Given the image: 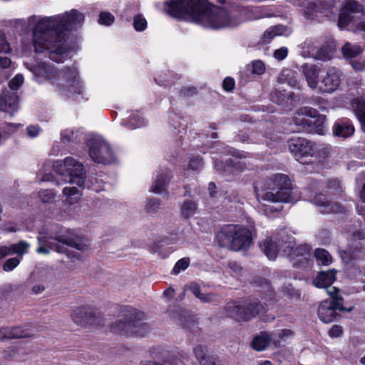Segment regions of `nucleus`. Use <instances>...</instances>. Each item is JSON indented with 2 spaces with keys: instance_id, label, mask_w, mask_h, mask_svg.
<instances>
[{
  "instance_id": "nucleus-1",
  "label": "nucleus",
  "mask_w": 365,
  "mask_h": 365,
  "mask_svg": "<svg viewBox=\"0 0 365 365\" xmlns=\"http://www.w3.org/2000/svg\"><path fill=\"white\" fill-rule=\"evenodd\" d=\"M83 21V14L76 9L39 20L33 31V44L36 53L46 52L50 59L61 61V56L67 51L65 42L68 32L81 27Z\"/></svg>"
},
{
  "instance_id": "nucleus-2",
  "label": "nucleus",
  "mask_w": 365,
  "mask_h": 365,
  "mask_svg": "<svg viewBox=\"0 0 365 365\" xmlns=\"http://www.w3.org/2000/svg\"><path fill=\"white\" fill-rule=\"evenodd\" d=\"M166 5L170 15L175 18L190 17L205 28L235 27L242 21L237 10L228 11L211 6L207 0H172Z\"/></svg>"
},
{
  "instance_id": "nucleus-3",
  "label": "nucleus",
  "mask_w": 365,
  "mask_h": 365,
  "mask_svg": "<svg viewBox=\"0 0 365 365\" xmlns=\"http://www.w3.org/2000/svg\"><path fill=\"white\" fill-rule=\"evenodd\" d=\"M24 65L38 83L48 79L63 91H66L68 94L83 93V86L79 79L78 71L74 66L56 71L53 64L46 61L38 62L36 64L25 63Z\"/></svg>"
},
{
  "instance_id": "nucleus-4",
  "label": "nucleus",
  "mask_w": 365,
  "mask_h": 365,
  "mask_svg": "<svg viewBox=\"0 0 365 365\" xmlns=\"http://www.w3.org/2000/svg\"><path fill=\"white\" fill-rule=\"evenodd\" d=\"M259 202L292 201V183L287 175L278 173L264 180L263 185L257 182L254 187Z\"/></svg>"
},
{
  "instance_id": "nucleus-5",
  "label": "nucleus",
  "mask_w": 365,
  "mask_h": 365,
  "mask_svg": "<svg viewBox=\"0 0 365 365\" xmlns=\"http://www.w3.org/2000/svg\"><path fill=\"white\" fill-rule=\"evenodd\" d=\"M53 170L61 176V180L71 185L76 184L80 188L99 191L98 186L93 182L96 178L86 179L83 165L72 157H66L63 160H56L53 164Z\"/></svg>"
},
{
  "instance_id": "nucleus-6",
  "label": "nucleus",
  "mask_w": 365,
  "mask_h": 365,
  "mask_svg": "<svg viewBox=\"0 0 365 365\" xmlns=\"http://www.w3.org/2000/svg\"><path fill=\"white\" fill-rule=\"evenodd\" d=\"M289 151L301 164L322 163L329 156L324 147H319L314 142L305 138H292L288 141Z\"/></svg>"
},
{
  "instance_id": "nucleus-7",
  "label": "nucleus",
  "mask_w": 365,
  "mask_h": 365,
  "mask_svg": "<svg viewBox=\"0 0 365 365\" xmlns=\"http://www.w3.org/2000/svg\"><path fill=\"white\" fill-rule=\"evenodd\" d=\"M123 313V319L117 320L111 326L113 332L123 335L135 334L145 336L148 331V326L144 322L145 314L133 307H126Z\"/></svg>"
},
{
  "instance_id": "nucleus-8",
  "label": "nucleus",
  "mask_w": 365,
  "mask_h": 365,
  "mask_svg": "<svg viewBox=\"0 0 365 365\" xmlns=\"http://www.w3.org/2000/svg\"><path fill=\"white\" fill-rule=\"evenodd\" d=\"M226 315L236 321H247L259 313L267 311V306L258 300L245 302L243 305L230 302L225 307Z\"/></svg>"
},
{
  "instance_id": "nucleus-9",
  "label": "nucleus",
  "mask_w": 365,
  "mask_h": 365,
  "mask_svg": "<svg viewBox=\"0 0 365 365\" xmlns=\"http://www.w3.org/2000/svg\"><path fill=\"white\" fill-rule=\"evenodd\" d=\"M334 292L329 291V293L331 296V300L323 301L318 307V317L319 319L326 324L334 322L339 316L336 311H342L344 309L342 304V298L334 296L338 292L336 287L331 288Z\"/></svg>"
},
{
  "instance_id": "nucleus-10",
  "label": "nucleus",
  "mask_w": 365,
  "mask_h": 365,
  "mask_svg": "<svg viewBox=\"0 0 365 365\" xmlns=\"http://www.w3.org/2000/svg\"><path fill=\"white\" fill-rule=\"evenodd\" d=\"M88 145L89 147V155L97 163L104 165L115 162L114 153L110 145L103 139H91Z\"/></svg>"
},
{
  "instance_id": "nucleus-11",
  "label": "nucleus",
  "mask_w": 365,
  "mask_h": 365,
  "mask_svg": "<svg viewBox=\"0 0 365 365\" xmlns=\"http://www.w3.org/2000/svg\"><path fill=\"white\" fill-rule=\"evenodd\" d=\"M337 0H316L311 6V11H306L308 18L319 19L322 17L332 18L338 11Z\"/></svg>"
},
{
  "instance_id": "nucleus-12",
  "label": "nucleus",
  "mask_w": 365,
  "mask_h": 365,
  "mask_svg": "<svg viewBox=\"0 0 365 365\" xmlns=\"http://www.w3.org/2000/svg\"><path fill=\"white\" fill-rule=\"evenodd\" d=\"M279 236L283 242V255L294 259L296 257H302L307 259V255L309 254V247L307 245L296 246L294 237L284 230H279Z\"/></svg>"
},
{
  "instance_id": "nucleus-13",
  "label": "nucleus",
  "mask_w": 365,
  "mask_h": 365,
  "mask_svg": "<svg viewBox=\"0 0 365 365\" xmlns=\"http://www.w3.org/2000/svg\"><path fill=\"white\" fill-rule=\"evenodd\" d=\"M341 71L335 67L329 68L321 76L317 88L322 93H331L336 91L341 83Z\"/></svg>"
},
{
  "instance_id": "nucleus-14",
  "label": "nucleus",
  "mask_w": 365,
  "mask_h": 365,
  "mask_svg": "<svg viewBox=\"0 0 365 365\" xmlns=\"http://www.w3.org/2000/svg\"><path fill=\"white\" fill-rule=\"evenodd\" d=\"M283 242L279 236V231L271 236L267 237L264 240L259 242V246L262 252L268 259L274 260L276 259L279 252L283 253Z\"/></svg>"
},
{
  "instance_id": "nucleus-15",
  "label": "nucleus",
  "mask_w": 365,
  "mask_h": 365,
  "mask_svg": "<svg viewBox=\"0 0 365 365\" xmlns=\"http://www.w3.org/2000/svg\"><path fill=\"white\" fill-rule=\"evenodd\" d=\"M236 234L232 242V250H247L252 243V231L245 226L235 225Z\"/></svg>"
},
{
  "instance_id": "nucleus-16",
  "label": "nucleus",
  "mask_w": 365,
  "mask_h": 365,
  "mask_svg": "<svg viewBox=\"0 0 365 365\" xmlns=\"http://www.w3.org/2000/svg\"><path fill=\"white\" fill-rule=\"evenodd\" d=\"M18 106L17 93L14 91H9L7 88L4 89L0 96V110L13 116L18 110Z\"/></svg>"
},
{
  "instance_id": "nucleus-17",
  "label": "nucleus",
  "mask_w": 365,
  "mask_h": 365,
  "mask_svg": "<svg viewBox=\"0 0 365 365\" xmlns=\"http://www.w3.org/2000/svg\"><path fill=\"white\" fill-rule=\"evenodd\" d=\"M359 4L356 0H347L339 14L338 26L341 30L345 29L354 19Z\"/></svg>"
},
{
  "instance_id": "nucleus-18",
  "label": "nucleus",
  "mask_w": 365,
  "mask_h": 365,
  "mask_svg": "<svg viewBox=\"0 0 365 365\" xmlns=\"http://www.w3.org/2000/svg\"><path fill=\"white\" fill-rule=\"evenodd\" d=\"M270 137L262 135L258 132H252L247 134L245 132H240L237 137L242 142H247L248 143H265L267 146L273 148L274 143L279 140V138L276 136L274 133L270 134Z\"/></svg>"
},
{
  "instance_id": "nucleus-19",
  "label": "nucleus",
  "mask_w": 365,
  "mask_h": 365,
  "mask_svg": "<svg viewBox=\"0 0 365 365\" xmlns=\"http://www.w3.org/2000/svg\"><path fill=\"white\" fill-rule=\"evenodd\" d=\"M54 240L62 245H67L79 251H85L88 248L84 240L78 237L73 232L67 231L55 237Z\"/></svg>"
},
{
  "instance_id": "nucleus-20",
  "label": "nucleus",
  "mask_w": 365,
  "mask_h": 365,
  "mask_svg": "<svg viewBox=\"0 0 365 365\" xmlns=\"http://www.w3.org/2000/svg\"><path fill=\"white\" fill-rule=\"evenodd\" d=\"M172 178L171 172L167 168H160L156 175V178L150 188V191L156 194L165 193L168 195L167 185Z\"/></svg>"
},
{
  "instance_id": "nucleus-21",
  "label": "nucleus",
  "mask_w": 365,
  "mask_h": 365,
  "mask_svg": "<svg viewBox=\"0 0 365 365\" xmlns=\"http://www.w3.org/2000/svg\"><path fill=\"white\" fill-rule=\"evenodd\" d=\"M74 323L81 326L91 324L94 321L95 314L92 308L83 306L76 308L71 314Z\"/></svg>"
},
{
  "instance_id": "nucleus-22",
  "label": "nucleus",
  "mask_w": 365,
  "mask_h": 365,
  "mask_svg": "<svg viewBox=\"0 0 365 365\" xmlns=\"http://www.w3.org/2000/svg\"><path fill=\"white\" fill-rule=\"evenodd\" d=\"M235 234H236L235 225L230 224L223 226L216 236L219 245L221 247L232 250Z\"/></svg>"
},
{
  "instance_id": "nucleus-23",
  "label": "nucleus",
  "mask_w": 365,
  "mask_h": 365,
  "mask_svg": "<svg viewBox=\"0 0 365 365\" xmlns=\"http://www.w3.org/2000/svg\"><path fill=\"white\" fill-rule=\"evenodd\" d=\"M332 131L335 136L346 138L354 135L355 129L351 120L344 118L338 119L334 123Z\"/></svg>"
},
{
  "instance_id": "nucleus-24",
  "label": "nucleus",
  "mask_w": 365,
  "mask_h": 365,
  "mask_svg": "<svg viewBox=\"0 0 365 365\" xmlns=\"http://www.w3.org/2000/svg\"><path fill=\"white\" fill-rule=\"evenodd\" d=\"M34 333L30 329H24L19 327H3L0 329V340L20 338H30Z\"/></svg>"
},
{
  "instance_id": "nucleus-25",
  "label": "nucleus",
  "mask_w": 365,
  "mask_h": 365,
  "mask_svg": "<svg viewBox=\"0 0 365 365\" xmlns=\"http://www.w3.org/2000/svg\"><path fill=\"white\" fill-rule=\"evenodd\" d=\"M319 68L313 64L304 63L301 67V71L304 76L308 86L312 89H317L319 84Z\"/></svg>"
},
{
  "instance_id": "nucleus-26",
  "label": "nucleus",
  "mask_w": 365,
  "mask_h": 365,
  "mask_svg": "<svg viewBox=\"0 0 365 365\" xmlns=\"http://www.w3.org/2000/svg\"><path fill=\"white\" fill-rule=\"evenodd\" d=\"M335 274L336 271L334 269L321 271L313 280V283L319 288L329 287L336 279Z\"/></svg>"
},
{
  "instance_id": "nucleus-27",
  "label": "nucleus",
  "mask_w": 365,
  "mask_h": 365,
  "mask_svg": "<svg viewBox=\"0 0 365 365\" xmlns=\"http://www.w3.org/2000/svg\"><path fill=\"white\" fill-rule=\"evenodd\" d=\"M292 122L297 127V132H310L313 128V122L302 111L296 113L292 118Z\"/></svg>"
},
{
  "instance_id": "nucleus-28",
  "label": "nucleus",
  "mask_w": 365,
  "mask_h": 365,
  "mask_svg": "<svg viewBox=\"0 0 365 365\" xmlns=\"http://www.w3.org/2000/svg\"><path fill=\"white\" fill-rule=\"evenodd\" d=\"M61 140L64 143H78L86 139L83 131L81 129H66L61 133Z\"/></svg>"
},
{
  "instance_id": "nucleus-29",
  "label": "nucleus",
  "mask_w": 365,
  "mask_h": 365,
  "mask_svg": "<svg viewBox=\"0 0 365 365\" xmlns=\"http://www.w3.org/2000/svg\"><path fill=\"white\" fill-rule=\"evenodd\" d=\"M280 83H287L292 88L298 87L297 73L290 68H284L278 77Z\"/></svg>"
},
{
  "instance_id": "nucleus-30",
  "label": "nucleus",
  "mask_w": 365,
  "mask_h": 365,
  "mask_svg": "<svg viewBox=\"0 0 365 365\" xmlns=\"http://www.w3.org/2000/svg\"><path fill=\"white\" fill-rule=\"evenodd\" d=\"M272 335H270L268 332H261L259 335L254 337L251 346L253 349L258 351L264 350L272 340Z\"/></svg>"
},
{
  "instance_id": "nucleus-31",
  "label": "nucleus",
  "mask_w": 365,
  "mask_h": 365,
  "mask_svg": "<svg viewBox=\"0 0 365 365\" xmlns=\"http://www.w3.org/2000/svg\"><path fill=\"white\" fill-rule=\"evenodd\" d=\"M194 354L201 365H217L213 356L207 354V349L201 345L196 346Z\"/></svg>"
},
{
  "instance_id": "nucleus-32",
  "label": "nucleus",
  "mask_w": 365,
  "mask_h": 365,
  "mask_svg": "<svg viewBox=\"0 0 365 365\" xmlns=\"http://www.w3.org/2000/svg\"><path fill=\"white\" fill-rule=\"evenodd\" d=\"M364 48L358 44H352L349 42H346L341 48L342 53L345 58L353 59L359 55H361Z\"/></svg>"
},
{
  "instance_id": "nucleus-33",
  "label": "nucleus",
  "mask_w": 365,
  "mask_h": 365,
  "mask_svg": "<svg viewBox=\"0 0 365 365\" xmlns=\"http://www.w3.org/2000/svg\"><path fill=\"white\" fill-rule=\"evenodd\" d=\"M314 202L316 205L324 207L325 210L321 211L322 213L334 212L335 211L334 207L337 206V205L332 204L328 197L322 192L316 194Z\"/></svg>"
},
{
  "instance_id": "nucleus-34",
  "label": "nucleus",
  "mask_w": 365,
  "mask_h": 365,
  "mask_svg": "<svg viewBox=\"0 0 365 365\" xmlns=\"http://www.w3.org/2000/svg\"><path fill=\"white\" fill-rule=\"evenodd\" d=\"M121 124L128 129H135L145 125V120L138 114L130 115V117L123 120Z\"/></svg>"
},
{
  "instance_id": "nucleus-35",
  "label": "nucleus",
  "mask_w": 365,
  "mask_h": 365,
  "mask_svg": "<svg viewBox=\"0 0 365 365\" xmlns=\"http://www.w3.org/2000/svg\"><path fill=\"white\" fill-rule=\"evenodd\" d=\"M197 207V204L193 200H185L181 207L180 212L182 217L189 218L192 216L195 212Z\"/></svg>"
},
{
  "instance_id": "nucleus-36",
  "label": "nucleus",
  "mask_w": 365,
  "mask_h": 365,
  "mask_svg": "<svg viewBox=\"0 0 365 365\" xmlns=\"http://www.w3.org/2000/svg\"><path fill=\"white\" fill-rule=\"evenodd\" d=\"M282 32V28L279 26H274L266 30L260 39V43H269L274 36L280 35Z\"/></svg>"
},
{
  "instance_id": "nucleus-37",
  "label": "nucleus",
  "mask_w": 365,
  "mask_h": 365,
  "mask_svg": "<svg viewBox=\"0 0 365 365\" xmlns=\"http://www.w3.org/2000/svg\"><path fill=\"white\" fill-rule=\"evenodd\" d=\"M314 256L319 264L328 266L332 262L331 255L324 249H317L314 252Z\"/></svg>"
},
{
  "instance_id": "nucleus-38",
  "label": "nucleus",
  "mask_w": 365,
  "mask_h": 365,
  "mask_svg": "<svg viewBox=\"0 0 365 365\" xmlns=\"http://www.w3.org/2000/svg\"><path fill=\"white\" fill-rule=\"evenodd\" d=\"M63 193L66 197V201L70 204L76 202L81 195L79 189L75 186L65 187L63 190Z\"/></svg>"
},
{
  "instance_id": "nucleus-39",
  "label": "nucleus",
  "mask_w": 365,
  "mask_h": 365,
  "mask_svg": "<svg viewBox=\"0 0 365 365\" xmlns=\"http://www.w3.org/2000/svg\"><path fill=\"white\" fill-rule=\"evenodd\" d=\"M30 245L25 241H20L18 243L13 244L9 246L10 255L17 254L19 255H23L27 252V250Z\"/></svg>"
},
{
  "instance_id": "nucleus-40",
  "label": "nucleus",
  "mask_w": 365,
  "mask_h": 365,
  "mask_svg": "<svg viewBox=\"0 0 365 365\" xmlns=\"http://www.w3.org/2000/svg\"><path fill=\"white\" fill-rule=\"evenodd\" d=\"M355 113L361 123V129L365 132V101L358 100Z\"/></svg>"
},
{
  "instance_id": "nucleus-41",
  "label": "nucleus",
  "mask_w": 365,
  "mask_h": 365,
  "mask_svg": "<svg viewBox=\"0 0 365 365\" xmlns=\"http://www.w3.org/2000/svg\"><path fill=\"white\" fill-rule=\"evenodd\" d=\"M247 69L250 71L252 74L262 75L264 73L266 68L263 61L255 60L247 66Z\"/></svg>"
},
{
  "instance_id": "nucleus-42",
  "label": "nucleus",
  "mask_w": 365,
  "mask_h": 365,
  "mask_svg": "<svg viewBox=\"0 0 365 365\" xmlns=\"http://www.w3.org/2000/svg\"><path fill=\"white\" fill-rule=\"evenodd\" d=\"M327 191L331 194L341 195L344 192V188L341 182L337 179H331L326 186Z\"/></svg>"
},
{
  "instance_id": "nucleus-43",
  "label": "nucleus",
  "mask_w": 365,
  "mask_h": 365,
  "mask_svg": "<svg viewBox=\"0 0 365 365\" xmlns=\"http://www.w3.org/2000/svg\"><path fill=\"white\" fill-rule=\"evenodd\" d=\"M312 56L315 59L326 61L331 59V52L328 46H322Z\"/></svg>"
},
{
  "instance_id": "nucleus-44",
  "label": "nucleus",
  "mask_w": 365,
  "mask_h": 365,
  "mask_svg": "<svg viewBox=\"0 0 365 365\" xmlns=\"http://www.w3.org/2000/svg\"><path fill=\"white\" fill-rule=\"evenodd\" d=\"M190 264V259L184 257L179 259L175 264L172 273L174 274H179L181 271L185 270Z\"/></svg>"
},
{
  "instance_id": "nucleus-45",
  "label": "nucleus",
  "mask_w": 365,
  "mask_h": 365,
  "mask_svg": "<svg viewBox=\"0 0 365 365\" xmlns=\"http://www.w3.org/2000/svg\"><path fill=\"white\" fill-rule=\"evenodd\" d=\"M133 24L137 31H143L147 28V21L141 14L134 16Z\"/></svg>"
},
{
  "instance_id": "nucleus-46",
  "label": "nucleus",
  "mask_w": 365,
  "mask_h": 365,
  "mask_svg": "<svg viewBox=\"0 0 365 365\" xmlns=\"http://www.w3.org/2000/svg\"><path fill=\"white\" fill-rule=\"evenodd\" d=\"M115 20L114 16L110 12L103 11L99 14L98 23L101 25L110 26Z\"/></svg>"
},
{
  "instance_id": "nucleus-47",
  "label": "nucleus",
  "mask_w": 365,
  "mask_h": 365,
  "mask_svg": "<svg viewBox=\"0 0 365 365\" xmlns=\"http://www.w3.org/2000/svg\"><path fill=\"white\" fill-rule=\"evenodd\" d=\"M160 206V200L158 198H150L146 204L145 209L149 213L157 212Z\"/></svg>"
},
{
  "instance_id": "nucleus-48",
  "label": "nucleus",
  "mask_w": 365,
  "mask_h": 365,
  "mask_svg": "<svg viewBox=\"0 0 365 365\" xmlns=\"http://www.w3.org/2000/svg\"><path fill=\"white\" fill-rule=\"evenodd\" d=\"M56 194L51 190H43L38 192V197L40 200L44 202H51L55 198Z\"/></svg>"
},
{
  "instance_id": "nucleus-49",
  "label": "nucleus",
  "mask_w": 365,
  "mask_h": 365,
  "mask_svg": "<svg viewBox=\"0 0 365 365\" xmlns=\"http://www.w3.org/2000/svg\"><path fill=\"white\" fill-rule=\"evenodd\" d=\"M24 82V77L22 75L17 74L9 83V91H14L16 92L18 88L22 85Z\"/></svg>"
},
{
  "instance_id": "nucleus-50",
  "label": "nucleus",
  "mask_w": 365,
  "mask_h": 365,
  "mask_svg": "<svg viewBox=\"0 0 365 365\" xmlns=\"http://www.w3.org/2000/svg\"><path fill=\"white\" fill-rule=\"evenodd\" d=\"M20 260L21 258L18 257H12L7 259L3 265V269L5 272L12 271L15 267H16L19 265V264L20 263Z\"/></svg>"
},
{
  "instance_id": "nucleus-51",
  "label": "nucleus",
  "mask_w": 365,
  "mask_h": 365,
  "mask_svg": "<svg viewBox=\"0 0 365 365\" xmlns=\"http://www.w3.org/2000/svg\"><path fill=\"white\" fill-rule=\"evenodd\" d=\"M11 51L10 44L7 41L4 31H0V53H8Z\"/></svg>"
},
{
  "instance_id": "nucleus-52",
  "label": "nucleus",
  "mask_w": 365,
  "mask_h": 365,
  "mask_svg": "<svg viewBox=\"0 0 365 365\" xmlns=\"http://www.w3.org/2000/svg\"><path fill=\"white\" fill-rule=\"evenodd\" d=\"M202 165V159L199 156L192 157L189 161V168L193 170H198L201 169Z\"/></svg>"
},
{
  "instance_id": "nucleus-53",
  "label": "nucleus",
  "mask_w": 365,
  "mask_h": 365,
  "mask_svg": "<svg viewBox=\"0 0 365 365\" xmlns=\"http://www.w3.org/2000/svg\"><path fill=\"white\" fill-rule=\"evenodd\" d=\"M285 98L287 101H289V98L286 96L285 93L281 92H276L272 94V100L279 105H284Z\"/></svg>"
},
{
  "instance_id": "nucleus-54",
  "label": "nucleus",
  "mask_w": 365,
  "mask_h": 365,
  "mask_svg": "<svg viewBox=\"0 0 365 365\" xmlns=\"http://www.w3.org/2000/svg\"><path fill=\"white\" fill-rule=\"evenodd\" d=\"M56 250L58 252H65L68 257L71 259H80V255L76 252L69 251L67 248H64L61 245H58L56 247Z\"/></svg>"
},
{
  "instance_id": "nucleus-55",
  "label": "nucleus",
  "mask_w": 365,
  "mask_h": 365,
  "mask_svg": "<svg viewBox=\"0 0 365 365\" xmlns=\"http://www.w3.org/2000/svg\"><path fill=\"white\" fill-rule=\"evenodd\" d=\"M235 80L231 77H226L222 82V87L227 92L232 91L235 88Z\"/></svg>"
},
{
  "instance_id": "nucleus-56",
  "label": "nucleus",
  "mask_w": 365,
  "mask_h": 365,
  "mask_svg": "<svg viewBox=\"0 0 365 365\" xmlns=\"http://www.w3.org/2000/svg\"><path fill=\"white\" fill-rule=\"evenodd\" d=\"M287 54H288L287 48V47H281L274 51V57L279 61H282L287 56Z\"/></svg>"
},
{
  "instance_id": "nucleus-57",
  "label": "nucleus",
  "mask_w": 365,
  "mask_h": 365,
  "mask_svg": "<svg viewBox=\"0 0 365 365\" xmlns=\"http://www.w3.org/2000/svg\"><path fill=\"white\" fill-rule=\"evenodd\" d=\"M199 299L204 303L214 302L217 299V295L214 293L203 294L199 298Z\"/></svg>"
},
{
  "instance_id": "nucleus-58",
  "label": "nucleus",
  "mask_w": 365,
  "mask_h": 365,
  "mask_svg": "<svg viewBox=\"0 0 365 365\" xmlns=\"http://www.w3.org/2000/svg\"><path fill=\"white\" fill-rule=\"evenodd\" d=\"M343 329L339 325H334L329 331V335L332 337H339L342 334Z\"/></svg>"
},
{
  "instance_id": "nucleus-59",
  "label": "nucleus",
  "mask_w": 365,
  "mask_h": 365,
  "mask_svg": "<svg viewBox=\"0 0 365 365\" xmlns=\"http://www.w3.org/2000/svg\"><path fill=\"white\" fill-rule=\"evenodd\" d=\"M188 289L198 299L202 295V293L200 292V287L196 282H192L190 284Z\"/></svg>"
},
{
  "instance_id": "nucleus-60",
  "label": "nucleus",
  "mask_w": 365,
  "mask_h": 365,
  "mask_svg": "<svg viewBox=\"0 0 365 365\" xmlns=\"http://www.w3.org/2000/svg\"><path fill=\"white\" fill-rule=\"evenodd\" d=\"M350 63L355 71H361L365 68V62L360 60H350Z\"/></svg>"
},
{
  "instance_id": "nucleus-61",
  "label": "nucleus",
  "mask_w": 365,
  "mask_h": 365,
  "mask_svg": "<svg viewBox=\"0 0 365 365\" xmlns=\"http://www.w3.org/2000/svg\"><path fill=\"white\" fill-rule=\"evenodd\" d=\"M40 132V128L37 125H29L26 128V133L27 135L30 138H35L36 137Z\"/></svg>"
},
{
  "instance_id": "nucleus-62",
  "label": "nucleus",
  "mask_w": 365,
  "mask_h": 365,
  "mask_svg": "<svg viewBox=\"0 0 365 365\" xmlns=\"http://www.w3.org/2000/svg\"><path fill=\"white\" fill-rule=\"evenodd\" d=\"M214 167L219 173H223L227 170V168H228L230 165L226 166L221 160H215Z\"/></svg>"
},
{
  "instance_id": "nucleus-63",
  "label": "nucleus",
  "mask_w": 365,
  "mask_h": 365,
  "mask_svg": "<svg viewBox=\"0 0 365 365\" xmlns=\"http://www.w3.org/2000/svg\"><path fill=\"white\" fill-rule=\"evenodd\" d=\"M197 90L194 87H188L182 88L180 91L181 96H192L196 94Z\"/></svg>"
},
{
  "instance_id": "nucleus-64",
  "label": "nucleus",
  "mask_w": 365,
  "mask_h": 365,
  "mask_svg": "<svg viewBox=\"0 0 365 365\" xmlns=\"http://www.w3.org/2000/svg\"><path fill=\"white\" fill-rule=\"evenodd\" d=\"M302 112L304 113L307 118H315L318 115V111L316 109L309 107H304L302 109Z\"/></svg>"
}]
</instances>
